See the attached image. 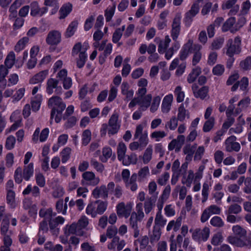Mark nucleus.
Wrapping results in <instances>:
<instances>
[{"instance_id":"1","label":"nucleus","mask_w":251,"mask_h":251,"mask_svg":"<svg viewBox=\"0 0 251 251\" xmlns=\"http://www.w3.org/2000/svg\"><path fill=\"white\" fill-rule=\"evenodd\" d=\"M48 106L52 108L50 113V124L54 118L56 123L60 122L62 112L66 108V104L62 99L58 96H52L48 100Z\"/></svg>"},{"instance_id":"2","label":"nucleus","mask_w":251,"mask_h":251,"mask_svg":"<svg viewBox=\"0 0 251 251\" xmlns=\"http://www.w3.org/2000/svg\"><path fill=\"white\" fill-rule=\"evenodd\" d=\"M119 116L117 113H114L108 121V124H103L100 129L101 137L106 135L107 131L109 136L117 134L121 126L120 123L118 122Z\"/></svg>"},{"instance_id":"3","label":"nucleus","mask_w":251,"mask_h":251,"mask_svg":"<svg viewBox=\"0 0 251 251\" xmlns=\"http://www.w3.org/2000/svg\"><path fill=\"white\" fill-rule=\"evenodd\" d=\"M89 47L88 43H84L82 45L80 43L75 44L73 47L72 54L75 56L78 54V58L76 61L77 66L79 68L83 67L85 64L87 55L86 51Z\"/></svg>"},{"instance_id":"4","label":"nucleus","mask_w":251,"mask_h":251,"mask_svg":"<svg viewBox=\"0 0 251 251\" xmlns=\"http://www.w3.org/2000/svg\"><path fill=\"white\" fill-rule=\"evenodd\" d=\"M241 38L239 36H236L234 39H229L225 48L226 54L231 57L234 54L240 53L241 51Z\"/></svg>"},{"instance_id":"5","label":"nucleus","mask_w":251,"mask_h":251,"mask_svg":"<svg viewBox=\"0 0 251 251\" xmlns=\"http://www.w3.org/2000/svg\"><path fill=\"white\" fill-rule=\"evenodd\" d=\"M181 14L177 13L176 14L171 24L170 31L171 36L174 42H178L177 39L181 31Z\"/></svg>"},{"instance_id":"6","label":"nucleus","mask_w":251,"mask_h":251,"mask_svg":"<svg viewBox=\"0 0 251 251\" xmlns=\"http://www.w3.org/2000/svg\"><path fill=\"white\" fill-rule=\"evenodd\" d=\"M210 229L205 226L202 229L196 228L192 233V239L199 243L207 241L209 237Z\"/></svg>"},{"instance_id":"7","label":"nucleus","mask_w":251,"mask_h":251,"mask_svg":"<svg viewBox=\"0 0 251 251\" xmlns=\"http://www.w3.org/2000/svg\"><path fill=\"white\" fill-rule=\"evenodd\" d=\"M59 81L55 78H50L47 81L46 83V92L49 95H51L54 92L56 94L60 95L62 94V89L61 86H58Z\"/></svg>"},{"instance_id":"8","label":"nucleus","mask_w":251,"mask_h":251,"mask_svg":"<svg viewBox=\"0 0 251 251\" xmlns=\"http://www.w3.org/2000/svg\"><path fill=\"white\" fill-rule=\"evenodd\" d=\"M132 208V204L130 203H125L121 202L116 206V212L119 217L127 218L130 215Z\"/></svg>"},{"instance_id":"9","label":"nucleus","mask_w":251,"mask_h":251,"mask_svg":"<svg viewBox=\"0 0 251 251\" xmlns=\"http://www.w3.org/2000/svg\"><path fill=\"white\" fill-rule=\"evenodd\" d=\"M200 6L198 3H194L192 5L190 10L187 12L185 15L184 22L185 26L189 27L192 21L193 18L199 13Z\"/></svg>"},{"instance_id":"10","label":"nucleus","mask_w":251,"mask_h":251,"mask_svg":"<svg viewBox=\"0 0 251 251\" xmlns=\"http://www.w3.org/2000/svg\"><path fill=\"white\" fill-rule=\"evenodd\" d=\"M236 137L231 135L228 137L224 142L225 150L227 152L238 151L241 148L239 143L236 142Z\"/></svg>"},{"instance_id":"11","label":"nucleus","mask_w":251,"mask_h":251,"mask_svg":"<svg viewBox=\"0 0 251 251\" xmlns=\"http://www.w3.org/2000/svg\"><path fill=\"white\" fill-rule=\"evenodd\" d=\"M10 119L11 121H14V123L9 128L6 129V133L16 130L18 128L22 126V119L20 117V111L16 110L11 114Z\"/></svg>"},{"instance_id":"12","label":"nucleus","mask_w":251,"mask_h":251,"mask_svg":"<svg viewBox=\"0 0 251 251\" xmlns=\"http://www.w3.org/2000/svg\"><path fill=\"white\" fill-rule=\"evenodd\" d=\"M30 15L33 17H41L48 10L47 7H40L38 2L36 1H32L30 3Z\"/></svg>"},{"instance_id":"13","label":"nucleus","mask_w":251,"mask_h":251,"mask_svg":"<svg viewBox=\"0 0 251 251\" xmlns=\"http://www.w3.org/2000/svg\"><path fill=\"white\" fill-rule=\"evenodd\" d=\"M61 40V33L58 30H53L49 32L46 41L48 44L53 46L59 44Z\"/></svg>"},{"instance_id":"14","label":"nucleus","mask_w":251,"mask_h":251,"mask_svg":"<svg viewBox=\"0 0 251 251\" xmlns=\"http://www.w3.org/2000/svg\"><path fill=\"white\" fill-rule=\"evenodd\" d=\"M126 151V147L125 143L123 142H120L117 147L118 159L120 161H122L124 165H127L130 164L132 161L130 160H129L127 161L125 160ZM128 159H130V157L129 156H128Z\"/></svg>"},{"instance_id":"15","label":"nucleus","mask_w":251,"mask_h":251,"mask_svg":"<svg viewBox=\"0 0 251 251\" xmlns=\"http://www.w3.org/2000/svg\"><path fill=\"white\" fill-rule=\"evenodd\" d=\"M138 96L139 101V106L142 111H146L151 105L152 97L151 94L140 96L138 94H136Z\"/></svg>"},{"instance_id":"16","label":"nucleus","mask_w":251,"mask_h":251,"mask_svg":"<svg viewBox=\"0 0 251 251\" xmlns=\"http://www.w3.org/2000/svg\"><path fill=\"white\" fill-rule=\"evenodd\" d=\"M173 100L174 97L172 94H169L164 97L161 106V111L163 113L167 114L170 112Z\"/></svg>"},{"instance_id":"17","label":"nucleus","mask_w":251,"mask_h":251,"mask_svg":"<svg viewBox=\"0 0 251 251\" xmlns=\"http://www.w3.org/2000/svg\"><path fill=\"white\" fill-rule=\"evenodd\" d=\"M154 41L157 43L159 42L158 46V51L160 53L163 54L165 53L166 49L168 48L171 42V39L169 35H167L162 40H160L159 38L156 37L154 39Z\"/></svg>"},{"instance_id":"18","label":"nucleus","mask_w":251,"mask_h":251,"mask_svg":"<svg viewBox=\"0 0 251 251\" xmlns=\"http://www.w3.org/2000/svg\"><path fill=\"white\" fill-rule=\"evenodd\" d=\"M192 89L196 98L203 100L208 95V88L206 86H203L199 89L198 85L195 84L192 85Z\"/></svg>"},{"instance_id":"19","label":"nucleus","mask_w":251,"mask_h":251,"mask_svg":"<svg viewBox=\"0 0 251 251\" xmlns=\"http://www.w3.org/2000/svg\"><path fill=\"white\" fill-rule=\"evenodd\" d=\"M121 93L125 96V100L129 101L133 98L134 91L130 89L129 83L127 81H124L121 86Z\"/></svg>"},{"instance_id":"20","label":"nucleus","mask_w":251,"mask_h":251,"mask_svg":"<svg viewBox=\"0 0 251 251\" xmlns=\"http://www.w3.org/2000/svg\"><path fill=\"white\" fill-rule=\"evenodd\" d=\"M236 27V19L235 17H231L225 22L222 29L223 32L230 31L231 33H234L237 31V30H235Z\"/></svg>"},{"instance_id":"21","label":"nucleus","mask_w":251,"mask_h":251,"mask_svg":"<svg viewBox=\"0 0 251 251\" xmlns=\"http://www.w3.org/2000/svg\"><path fill=\"white\" fill-rule=\"evenodd\" d=\"M193 41L192 39H189L188 41L183 45L179 52V57L182 60H185L188 56L191 49L193 47Z\"/></svg>"},{"instance_id":"22","label":"nucleus","mask_w":251,"mask_h":251,"mask_svg":"<svg viewBox=\"0 0 251 251\" xmlns=\"http://www.w3.org/2000/svg\"><path fill=\"white\" fill-rule=\"evenodd\" d=\"M126 246V242L124 240H120L119 237L116 236L113 238L111 242L108 244L107 248L109 250H114L117 248V250L121 251Z\"/></svg>"},{"instance_id":"23","label":"nucleus","mask_w":251,"mask_h":251,"mask_svg":"<svg viewBox=\"0 0 251 251\" xmlns=\"http://www.w3.org/2000/svg\"><path fill=\"white\" fill-rule=\"evenodd\" d=\"M92 195L94 198H101L106 199L108 197V190L106 186L102 185L100 187H96L92 192Z\"/></svg>"},{"instance_id":"24","label":"nucleus","mask_w":251,"mask_h":251,"mask_svg":"<svg viewBox=\"0 0 251 251\" xmlns=\"http://www.w3.org/2000/svg\"><path fill=\"white\" fill-rule=\"evenodd\" d=\"M48 74L49 72L47 70L41 71L32 76L29 79V82L31 84L41 83L47 77Z\"/></svg>"},{"instance_id":"25","label":"nucleus","mask_w":251,"mask_h":251,"mask_svg":"<svg viewBox=\"0 0 251 251\" xmlns=\"http://www.w3.org/2000/svg\"><path fill=\"white\" fill-rule=\"evenodd\" d=\"M202 49L201 45L199 44H195L193 45V50L194 54L192 59V64L193 66H196L200 61L202 54L201 50Z\"/></svg>"},{"instance_id":"26","label":"nucleus","mask_w":251,"mask_h":251,"mask_svg":"<svg viewBox=\"0 0 251 251\" xmlns=\"http://www.w3.org/2000/svg\"><path fill=\"white\" fill-rule=\"evenodd\" d=\"M82 177L87 181L90 182V184L95 186L98 184L100 181V179L96 177L95 174L92 172H86L82 174Z\"/></svg>"},{"instance_id":"27","label":"nucleus","mask_w":251,"mask_h":251,"mask_svg":"<svg viewBox=\"0 0 251 251\" xmlns=\"http://www.w3.org/2000/svg\"><path fill=\"white\" fill-rule=\"evenodd\" d=\"M177 120L180 122H183L186 119L190 118V113L184 107V104L182 103L178 108L177 117Z\"/></svg>"},{"instance_id":"28","label":"nucleus","mask_w":251,"mask_h":251,"mask_svg":"<svg viewBox=\"0 0 251 251\" xmlns=\"http://www.w3.org/2000/svg\"><path fill=\"white\" fill-rule=\"evenodd\" d=\"M137 179V174H133L129 178V179L125 183L126 187L130 189L132 192L136 191L138 189V185L136 182Z\"/></svg>"},{"instance_id":"29","label":"nucleus","mask_w":251,"mask_h":251,"mask_svg":"<svg viewBox=\"0 0 251 251\" xmlns=\"http://www.w3.org/2000/svg\"><path fill=\"white\" fill-rule=\"evenodd\" d=\"M22 173L24 179L26 181H28L34 173L33 163H30L28 164L25 165L23 170L22 169Z\"/></svg>"},{"instance_id":"30","label":"nucleus","mask_w":251,"mask_h":251,"mask_svg":"<svg viewBox=\"0 0 251 251\" xmlns=\"http://www.w3.org/2000/svg\"><path fill=\"white\" fill-rule=\"evenodd\" d=\"M11 214L10 213H7L4 215V218H3L2 223L0 226V232L4 236H8L6 233L8 230L9 222V218L11 217Z\"/></svg>"},{"instance_id":"31","label":"nucleus","mask_w":251,"mask_h":251,"mask_svg":"<svg viewBox=\"0 0 251 251\" xmlns=\"http://www.w3.org/2000/svg\"><path fill=\"white\" fill-rule=\"evenodd\" d=\"M182 218L178 217L176 221L172 220L169 222L166 227L167 231H169L172 229L175 232L178 230L181 225Z\"/></svg>"},{"instance_id":"32","label":"nucleus","mask_w":251,"mask_h":251,"mask_svg":"<svg viewBox=\"0 0 251 251\" xmlns=\"http://www.w3.org/2000/svg\"><path fill=\"white\" fill-rule=\"evenodd\" d=\"M73 6L69 2L64 4L59 10V19L65 18L72 11Z\"/></svg>"},{"instance_id":"33","label":"nucleus","mask_w":251,"mask_h":251,"mask_svg":"<svg viewBox=\"0 0 251 251\" xmlns=\"http://www.w3.org/2000/svg\"><path fill=\"white\" fill-rule=\"evenodd\" d=\"M180 48V44L179 42H174L172 46L166 49L165 52V58L167 60H170L174 53L176 51Z\"/></svg>"},{"instance_id":"34","label":"nucleus","mask_w":251,"mask_h":251,"mask_svg":"<svg viewBox=\"0 0 251 251\" xmlns=\"http://www.w3.org/2000/svg\"><path fill=\"white\" fill-rule=\"evenodd\" d=\"M251 103V99L249 97H247L239 101L238 103V107L235 109V113L236 115L240 113L241 111L247 108Z\"/></svg>"},{"instance_id":"35","label":"nucleus","mask_w":251,"mask_h":251,"mask_svg":"<svg viewBox=\"0 0 251 251\" xmlns=\"http://www.w3.org/2000/svg\"><path fill=\"white\" fill-rule=\"evenodd\" d=\"M137 84L139 88L136 91V94H138L141 96L146 94L147 92L146 86L148 85L147 80L144 78H142L139 80Z\"/></svg>"},{"instance_id":"36","label":"nucleus","mask_w":251,"mask_h":251,"mask_svg":"<svg viewBox=\"0 0 251 251\" xmlns=\"http://www.w3.org/2000/svg\"><path fill=\"white\" fill-rule=\"evenodd\" d=\"M155 202V200L153 199L151 197L148 198L145 201L143 206L146 214H149L153 210Z\"/></svg>"},{"instance_id":"37","label":"nucleus","mask_w":251,"mask_h":251,"mask_svg":"<svg viewBox=\"0 0 251 251\" xmlns=\"http://www.w3.org/2000/svg\"><path fill=\"white\" fill-rule=\"evenodd\" d=\"M39 215L40 217L44 218V220L47 221L50 220L53 216L55 215V213H53L52 209L51 208H43L39 211Z\"/></svg>"},{"instance_id":"38","label":"nucleus","mask_w":251,"mask_h":251,"mask_svg":"<svg viewBox=\"0 0 251 251\" xmlns=\"http://www.w3.org/2000/svg\"><path fill=\"white\" fill-rule=\"evenodd\" d=\"M201 68L200 67H196L193 69L191 72L189 74L187 77V81L189 83L194 82L198 76L201 74Z\"/></svg>"},{"instance_id":"39","label":"nucleus","mask_w":251,"mask_h":251,"mask_svg":"<svg viewBox=\"0 0 251 251\" xmlns=\"http://www.w3.org/2000/svg\"><path fill=\"white\" fill-rule=\"evenodd\" d=\"M150 170L148 166L142 168L137 174L138 181L139 182L144 181L150 176Z\"/></svg>"},{"instance_id":"40","label":"nucleus","mask_w":251,"mask_h":251,"mask_svg":"<svg viewBox=\"0 0 251 251\" xmlns=\"http://www.w3.org/2000/svg\"><path fill=\"white\" fill-rule=\"evenodd\" d=\"M16 56L14 52L11 51L7 55L5 61V67L7 69L11 68L15 63Z\"/></svg>"},{"instance_id":"41","label":"nucleus","mask_w":251,"mask_h":251,"mask_svg":"<svg viewBox=\"0 0 251 251\" xmlns=\"http://www.w3.org/2000/svg\"><path fill=\"white\" fill-rule=\"evenodd\" d=\"M78 25V22L76 20L72 21L66 29L65 32V36L66 37H70L72 36L75 32Z\"/></svg>"},{"instance_id":"42","label":"nucleus","mask_w":251,"mask_h":251,"mask_svg":"<svg viewBox=\"0 0 251 251\" xmlns=\"http://www.w3.org/2000/svg\"><path fill=\"white\" fill-rule=\"evenodd\" d=\"M135 210L132 213L138 217L139 221H142L145 216L143 211V204L142 202L137 203L135 206Z\"/></svg>"},{"instance_id":"43","label":"nucleus","mask_w":251,"mask_h":251,"mask_svg":"<svg viewBox=\"0 0 251 251\" xmlns=\"http://www.w3.org/2000/svg\"><path fill=\"white\" fill-rule=\"evenodd\" d=\"M86 213L93 218L97 216L98 213L97 212V202L96 201L88 204L86 208Z\"/></svg>"},{"instance_id":"44","label":"nucleus","mask_w":251,"mask_h":251,"mask_svg":"<svg viewBox=\"0 0 251 251\" xmlns=\"http://www.w3.org/2000/svg\"><path fill=\"white\" fill-rule=\"evenodd\" d=\"M153 153L152 145H149L144 151L143 156V162L145 164H148L151 159Z\"/></svg>"},{"instance_id":"45","label":"nucleus","mask_w":251,"mask_h":251,"mask_svg":"<svg viewBox=\"0 0 251 251\" xmlns=\"http://www.w3.org/2000/svg\"><path fill=\"white\" fill-rule=\"evenodd\" d=\"M29 42V38L27 37H24L20 39L16 44L14 50L16 52H20L24 50Z\"/></svg>"},{"instance_id":"46","label":"nucleus","mask_w":251,"mask_h":251,"mask_svg":"<svg viewBox=\"0 0 251 251\" xmlns=\"http://www.w3.org/2000/svg\"><path fill=\"white\" fill-rule=\"evenodd\" d=\"M125 30V25H123L121 27L118 28L115 30L112 35V42L114 43H117L119 41Z\"/></svg>"},{"instance_id":"47","label":"nucleus","mask_w":251,"mask_h":251,"mask_svg":"<svg viewBox=\"0 0 251 251\" xmlns=\"http://www.w3.org/2000/svg\"><path fill=\"white\" fill-rule=\"evenodd\" d=\"M3 245L0 248V251H11L10 247L12 240L9 236H5L3 239Z\"/></svg>"},{"instance_id":"48","label":"nucleus","mask_w":251,"mask_h":251,"mask_svg":"<svg viewBox=\"0 0 251 251\" xmlns=\"http://www.w3.org/2000/svg\"><path fill=\"white\" fill-rule=\"evenodd\" d=\"M42 100V95H37L35 97L34 100L31 101V107L33 111L36 112L39 110Z\"/></svg>"},{"instance_id":"49","label":"nucleus","mask_w":251,"mask_h":251,"mask_svg":"<svg viewBox=\"0 0 251 251\" xmlns=\"http://www.w3.org/2000/svg\"><path fill=\"white\" fill-rule=\"evenodd\" d=\"M167 220L165 219L162 213L157 212L154 219V223L156 226L163 227L166 225Z\"/></svg>"},{"instance_id":"50","label":"nucleus","mask_w":251,"mask_h":251,"mask_svg":"<svg viewBox=\"0 0 251 251\" xmlns=\"http://www.w3.org/2000/svg\"><path fill=\"white\" fill-rule=\"evenodd\" d=\"M239 66L243 71H248L251 69V56H248L245 59L242 60Z\"/></svg>"},{"instance_id":"51","label":"nucleus","mask_w":251,"mask_h":251,"mask_svg":"<svg viewBox=\"0 0 251 251\" xmlns=\"http://www.w3.org/2000/svg\"><path fill=\"white\" fill-rule=\"evenodd\" d=\"M210 224L216 227H222L225 225V223L222 219L219 216H215L210 221Z\"/></svg>"},{"instance_id":"52","label":"nucleus","mask_w":251,"mask_h":251,"mask_svg":"<svg viewBox=\"0 0 251 251\" xmlns=\"http://www.w3.org/2000/svg\"><path fill=\"white\" fill-rule=\"evenodd\" d=\"M161 98L159 96H156L154 97L152 99L151 103L150 105V111L152 113H154L158 109Z\"/></svg>"},{"instance_id":"53","label":"nucleus","mask_w":251,"mask_h":251,"mask_svg":"<svg viewBox=\"0 0 251 251\" xmlns=\"http://www.w3.org/2000/svg\"><path fill=\"white\" fill-rule=\"evenodd\" d=\"M215 124V119L213 117H211L207 120L204 123L202 130L204 132L210 131L214 127Z\"/></svg>"},{"instance_id":"54","label":"nucleus","mask_w":251,"mask_h":251,"mask_svg":"<svg viewBox=\"0 0 251 251\" xmlns=\"http://www.w3.org/2000/svg\"><path fill=\"white\" fill-rule=\"evenodd\" d=\"M174 94L176 96V101L177 102H181L184 100L185 98L184 92L182 90V87L180 86H177L176 87Z\"/></svg>"},{"instance_id":"55","label":"nucleus","mask_w":251,"mask_h":251,"mask_svg":"<svg viewBox=\"0 0 251 251\" xmlns=\"http://www.w3.org/2000/svg\"><path fill=\"white\" fill-rule=\"evenodd\" d=\"M241 206L237 203H234L229 205L227 209L225 211V212L237 215L241 213Z\"/></svg>"},{"instance_id":"56","label":"nucleus","mask_w":251,"mask_h":251,"mask_svg":"<svg viewBox=\"0 0 251 251\" xmlns=\"http://www.w3.org/2000/svg\"><path fill=\"white\" fill-rule=\"evenodd\" d=\"M56 210L58 213H61L63 215L66 214L67 209V204H64L63 200H59L56 203Z\"/></svg>"},{"instance_id":"57","label":"nucleus","mask_w":251,"mask_h":251,"mask_svg":"<svg viewBox=\"0 0 251 251\" xmlns=\"http://www.w3.org/2000/svg\"><path fill=\"white\" fill-rule=\"evenodd\" d=\"M178 121L179 120L175 116L172 117L170 120L166 123L165 128H169L171 130H175L178 125Z\"/></svg>"},{"instance_id":"58","label":"nucleus","mask_w":251,"mask_h":251,"mask_svg":"<svg viewBox=\"0 0 251 251\" xmlns=\"http://www.w3.org/2000/svg\"><path fill=\"white\" fill-rule=\"evenodd\" d=\"M92 134L89 129L83 131L82 134V144L84 146L87 145L91 140Z\"/></svg>"},{"instance_id":"59","label":"nucleus","mask_w":251,"mask_h":251,"mask_svg":"<svg viewBox=\"0 0 251 251\" xmlns=\"http://www.w3.org/2000/svg\"><path fill=\"white\" fill-rule=\"evenodd\" d=\"M116 9V4H114L112 6H109L105 11L104 16L105 17L106 21L110 22L115 13Z\"/></svg>"},{"instance_id":"60","label":"nucleus","mask_w":251,"mask_h":251,"mask_svg":"<svg viewBox=\"0 0 251 251\" xmlns=\"http://www.w3.org/2000/svg\"><path fill=\"white\" fill-rule=\"evenodd\" d=\"M72 150L70 148L66 147L61 152V161L65 163L70 159Z\"/></svg>"},{"instance_id":"61","label":"nucleus","mask_w":251,"mask_h":251,"mask_svg":"<svg viewBox=\"0 0 251 251\" xmlns=\"http://www.w3.org/2000/svg\"><path fill=\"white\" fill-rule=\"evenodd\" d=\"M16 138L13 135H10L7 137L5 141V147L7 150H12L15 145Z\"/></svg>"},{"instance_id":"62","label":"nucleus","mask_w":251,"mask_h":251,"mask_svg":"<svg viewBox=\"0 0 251 251\" xmlns=\"http://www.w3.org/2000/svg\"><path fill=\"white\" fill-rule=\"evenodd\" d=\"M240 247H247L249 249H251V232L244 238H240Z\"/></svg>"},{"instance_id":"63","label":"nucleus","mask_w":251,"mask_h":251,"mask_svg":"<svg viewBox=\"0 0 251 251\" xmlns=\"http://www.w3.org/2000/svg\"><path fill=\"white\" fill-rule=\"evenodd\" d=\"M232 230L234 234L239 236L240 238L245 236L247 234L246 230L239 225L233 226L232 227Z\"/></svg>"},{"instance_id":"64","label":"nucleus","mask_w":251,"mask_h":251,"mask_svg":"<svg viewBox=\"0 0 251 251\" xmlns=\"http://www.w3.org/2000/svg\"><path fill=\"white\" fill-rule=\"evenodd\" d=\"M243 207L245 211L251 213L247 214L245 219L247 222L251 224V202L249 201H245L243 203Z\"/></svg>"}]
</instances>
